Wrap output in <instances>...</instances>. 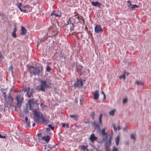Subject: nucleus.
Here are the masks:
<instances>
[{
    "label": "nucleus",
    "instance_id": "obj_13",
    "mask_svg": "<svg viewBox=\"0 0 151 151\" xmlns=\"http://www.w3.org/2000/svg\"><path fill=\"white\" fill-rule=\"evenodd\" d=\"M99 91L98 90H96L95 91V93L93 94L94 99V100H98V99L99 95Z\"/></svg>",
    "mask_w": 151,
    "mask_h": 151
},
{
    "label": "nucleus",
    "instance_id": "obj_30",
    "mask_svg": "<svg viewBox=\"0 0 151 151\" xmlns=\"http://www.w3.org/2000/svg\"><path fill=\"white\" fill-rule=\"evenodd\" d=\"M51 68L48 65L46 67V71L47 72H49L51 70Z\"/></svg>",
    "mask_w": 151,
    "mask_h": 151
},
{
    "label": "nucleus",
    "instance_id": "obj_22",
    "mask_svg": "<svg viewBox=\"0 0 151 151\" xmlns=\"http://www.w3.org/2000/svg\"><path fill=\"white\" fill-rule=\"evenodd\" d=\"M105 130L106 128H103L102 129L101 132L102 134L103 135L105 136H106V138H107V135L105 132Z\"/></svg>",
    "mask_w": 151,
    "mask_h": 151
},
{
    "label": "nucleus",
    "instance_id": "obj_25",
    "mask_svg": "<svg viewBox=\"0 0 151 151\" xmlns=\"http://www.w3.org/2000/svg\"><path fill=\"white\" fill-rule=\"evenodd\" d=\"M92 124L94 125L96 127L100 129V125L99 124L96 122H94L92 123Z\"/></svg>",
    "mask_w": 151,
    "mask_h": 151
},
{
    "label": "nucleus",
    "instance_id": "obj_10",
    "mask_svg": "<svg viewBox=\"0 0 151 151\" xmlns=\"http://www.w3.org/2000/svg\"><path fill=\"white\" fill-rule=\"evenodd\" d=\"M94 30L95 32L96 33L101 32L103 31V29L100 25H96L94 28Z\"/></svg>",
    "mask_w": 151,
    "mask_h": 151
},
{
    "label": "nucleus",
    "instance_id": "obj_51",
    "mask_svg": "<svg viewBox=\"0 0 151 151\" xmlns=\"http://www.w3.org/2000/svg\"><path fill=\"white\" fill-rule=\"evenodd\" d=\"M101 93L102 94H103L104 95H105L104 92V91H102Z\"/></svg>",
    "mask_w": 151,
    "mask_h": 151
},
{
    "label": "nucleus",
    "instance_id": "obj_24",
    "mask_svg": "<svg viewBox=\"0 0 151 151\" xmlns=\"http://www.w3.org/2000/svg\"><path fill=\"white\" fill-rule=\"evenodd\" d=\"M136 83L137 85H144L143 82L140 81H136Z\"/></svg>",
    "mask_w": 151,
    "mask_h": 151
},
{
    "label": "nucleus",
    "instance_id": "obj_3",
    "mask_svg": "<svg viewBox=\"0 0 151 151\" xmlns=\"http://www.w3.org/2000/svg\"><path fill=\"white\" fill-rule=\"evenodd\" d=\"M35 116L34 117V121L37 123L40 122V119H41L43 123H47V121L45 119V117L40 112H37L35 113Z\"/></svg>",
    "mask_w": 151,
    "mask_h": 151
},
{
    "label": "nucleus",
    "instance_id": "obj_46",
    "mask_svg": "<svg viewBox=\"0 0 151 151\" xmlns=\"http://www.w3.org/2000/svg\"><path fill=\"white\" fill-rule=\"evenodd\" d=\"M46 131L47 132H49L50 131V128H47Z\"/></svg>",
    "mask_w": 151,
    "mask_h": 151
},
{
    "label": "nucleus",
    "instance_id": "obj_34",
    "mask_svg": "<svg viewBox=\"0 0 151 151\" xmlns=\"http://www.w3.org/2000/svg\"><path fill=\"white\" fill-rule=\"evenodd\" d=\"M127 3L128 4H129L128 5V7L129 8L132 5L131 2L130 1H127Z\"/></svg>",
    "mask_w": 151,
    "mask_h": 151
},
{
    "label": "nucleus",
    "instance_id": "obj_21",
    "mask_svg": "<svg viewBox=\"0 0 151 151\" xmlns=\"http://www.w3.org/2000/svg\"><path fill=\"white\" fill-rule=\"evenodd\" d=\"M139 7V6H138L136 4L134 5H131L129 8L132 10H134L136 8Z\"/></svg>",
    "mask_w": 151,
    "mask_h": 151
},
{
    "label": "nucleus",
    "instance_id": "obj_42",
    "mask_svg": "<svg viewBox=\"0 0 151 151\" xmlns=\"http://www.w3.org/2000/svg\"><path fill=\"white\" fill-rule=\"evenodd\" d=\"M3 94L4 95V98H6V93L4 92H3Z\"/></svg>",
    "mask_w": 151,
    "mask_h": 151
},
{
    "label": "nucleus",
    "instance_id": "obj_20",
    "mask_svg": "<svg viewBox=\"0 0 151 151\" xmlns=\"http://www.w3.org/2000/svg\"><path fill=\"white\" fill-rule=\"evenodd\" d=\"M70 117L71 118H73L76 121L78 119V116L77 114L70 115Z\"/></svg>",
    "mask_w": 151,
    "mask_h": 151
},
{
    "label": "nucleus",
    "instance_id": "obj_1",
    "mask_svg": "<svg viewBox=\"0 0 151 151\" xmlns=\"http://www.w3.org/2000/svg\"><path fill=\"white\" fill-rule=\"evenodd\" d=\"M40 85L36 87V89L39 91L45 92V88H50V85L51 83H47L46 81L42 80H39Z\"/></svg>",
    "mask_w": 151,
    "mask_h": 151
},
{
    "label": "nucleus",
    "instance_id": "obj_26",
    "mask_svg": "<svg viewBox=\"0 0 151 151\" xmlns=\"http://www.w3.org/2000/svg\"><path fill=\"white\" fill-rule=\"evenodd\" d=\"M91 117L92 118V119H94L95 117V114L94 111H92L90 114Z\"/></svg>",
    "mask_w": 151,
    "mask_h": 151
},
{
    "label": "nucleus",
    "instance_id": "obj_54",
    "mask_svg": "<svg viewBox=\"0 0 151 151\" xmlns=\"http://www.w3.org/2000/svg\"><path fill=\"white\" fill-rule=\"evenodd\" d=\"M28 5H26V6H24V8H25V7H28Z\"/></svg>",
    "mask_w": 151,
    "mask_h": 151
},
{
    "label": "nucleus",
    "instance_id": "obj_2",
    "mask_svg": "<svg viewBox=\"0 0 151 151\" xmlns=\"http://www.w3.org/2000/svg\"><path fill=\"white\" fill-rule=\"evenodd\" d=\"M57 32L56 27L55 25H52L49 28L47 36L49 37H55L57 35Z\"/></svg>",
    "mask_w": 151,
    "mask_h": 151
},
{
    "label": "nucleus",
    "instance_id": "obj_8",
    "mask_svg": "<svg viewBox=\"0 0 151 151\" xmlns=\"http://www.w3.org/2000/svg\"><path fill=\"white\" fill-rule=\"evenodd\" d=\"M16 100L17 101V103L15 106V109H16L17 108H20L21 107V104L22 101V99L20 95H18L16 97Z\"/></svg>",
    "mask_w": 151,
    "mask_h": 151
},
{
    "label": "nucleus",
    "instance_id": "obj_45",
    "mask_svg": "<svg viewBox=\"0 0 151 151\" xmlns=\"http://www.w3.org/2000/svg\"><path fill=\"white\" fill-rule=\"evenodd\" d=\"M124 73H125V75L126 74L127 76H128L129 74V73L128 72H127L125 71H124Z\"/></svg>",
    "mask_w": 151,
    "mask_h": 151
},
{
    "label": "nucleus",
    "instance_id": "obj_19",
    "mask_svg": "<svg viewBox=\"0 0 151 151\" xmlns=\"http://www.w3.org/2000/svg\"><path fill=\"white\" fill-rule=\"evenodd\" d=\"M27 30L23 26L21 27V34L24 35L26 34Z\"/></svg>",
    "mask_w": 151,
    "mask_h": 151
},
{
    "label": "nucleus",
    "instance_id": "obj_47",
    "mask_svg": "<svg viewBox=\"0 0 151 151\" xmlns=\"http://www.w3.org/2000/svg\"><path fill=\"white\" fill-rule=\"evenodd\" d=\"M65 125L67 128H68L69 127V125L68 124H65Z\"/></svg>",
    "mask_w": 151,
    "mask_h": 151
},
{
    "label": "nucleus",
    "instance_id": "obj_43",
    "mask_svg": "<svg viewBox=\"0 0 151 151\" xmlns=\"http://www.w3.org/2000/svg\"><path fill=\"white\" fill-rule=\"evenodd\" d=\"M25 120L26 122H27L28 121V118L27 116H25Z\"/></svg>",
    "mask_w": 151,
    "mask_h": 151
},
{
    "label": "nucleus",
    "instance_id": "obj_32",
    "mask_svg": "<svg viewBox=\"0 0 151 151\" xmlns=\"http://www.w3.org/2000/svg\"><path fill=\"white\" fill-rule=\"evenodd\" d=\"M22 5V3H20L18 4L17 5V6L18 8L19 9L20 11H21L22 9L21 8V6Z\"/></svg>",
    "mask_w": 151,
    "mask_h": 151
},
{
    "label": "nucleus",
    "instance_id": "obj_23",
    "mask_svg": "<svg viewBox=\"0 0 151 151\" xmlns=\"http://www.w3.org/2000/svg\"><path fill=\"white\" fill-rule=\"evenodd\" d=\"M119 140L120 137L119 136H117L115 139L116 144L117 146L119 144Z\"/></svg>",
    "mask_w": 151,
    "mask_h": 151
},
{
    "label": "nucleus",
    "instance_id": "obj_28",
    "mask_svg": "<svg viewBox=\"0 0 151 151\" xmlns=\"http://www.w3.org/2000/svg\"><path fill=\"white\" fill-rule=\"evenodd\" d=\"M115 111V109L109 112V115L112 116H113L114 115Z\"/></svg>",
    "mask_w": 151,
    "mask_h": 151
},
{
    "label": "nucleus",
    "instance_id": "obj_44",
    "mask_svg": "<svg viewBox=\"0 0 151 151\" xmlns=\"http://www.w3.org/2000/svg\"><path fill=\"white\" fill-rule=\"evenodd\" d=\"M21 12H26V10L25 9H22L21 10V11H20Z\"/></svg>",
    "mask_w": 151,
    "mask_h": 151
},
{
    "label": "nucleus",
    "instance_id": "obj_5",
    "mask_svg": "<svg viewBox=\"0 0 151 151\" xmlns=\"http://www.w3.org/2000/svg\"><path fill=\"white\" fill-rule=\"evenodd\" d=\"M28 104L29 107V109L33 111H34L35 109V108L33 107L34 106H37V101H35L34 99L29 100L28 101Z\"/></svg>",
    "mask_w": 151,
    "mask_h": 151
},
{
    "label": "nucleus",
    "instance_id": "obj_56",
    "mask_svg": "<svg viewBox=\"0 0 151 151\" xmlns=\"http://www.w3.org/2000/svg\"><path fill=\"white\" fill-rule=\"evenodd\" d=\"M126 127V129H127V127Z\"/></svg>",
    "mask_w": 151,
    "mask_h": 151
},
{
    "label": "nucleus",
    "instance_id": "obj_39",
    "mask_svg": "<svg viewBox=\"0 0 151 151\" xmlns=\"http://www.w3.org/2000/svg\"><path fill=\"white\" fill-rule=\"evenodd\" d=\"M113 127L114 128V131H116V130L117 129H116V128L115 125L114 124H113Z\"/></svg>",
    "mask_w": 151,
    "mask_h": 151
},
{
    "label": "nucleus",
    "instance_id": "obj_16",
    "mask_svg": "<svg viewBox=\"0 0 151 151\" xmlns=\"http://www.w3.org/2000/svg\"><path fill=\"white\" fill-rule=\"evenodd\" d=\"M42 140L45 141L46 142H48L50 139V136L47 135V136H44L41 137Z\"/></svg>",
    "mask_w": 151,
    "mask_h": 151
},
{
    "label": "nucleus",
    "instance_id": "obj_48",
    "mask_svg": "<svg viewBox=\"0 0 151 151\" xmlns=\"http://www.w3.org/2000/svg\"><path fill=\"white\" fill-rule=\"evenodd\" d=\"M65 123H63L62 124V126L63 127H65Z\"/></svg>",
    "mask_w": 151,
    "mask_h": 151
},
{
    "label": "nucleus",
    "instance_id": "obj_55",
    "mask_svg": "<svg viewBox=\"0 0 151 151\" xmlns=\"http://www.w3.org/2000/svg\"><path fill=\"white\" fill-rule=\"evenodd\" d=\"M38 135L39 136V135H40V134H38Z\"/></svg>",
    "mask_w": 151,
    "mask_h": 151
},
{
    "label": "nucleus",
    "instance_id": "obj_12",
    "mask_svg": "<svg viewBox=\"0 0 151 151\" xmlns=\"http://www.w3.org/2000/svg\"><path fill=\"white\" fill-rule=\"evenodd\" d=\"M54 15L55 17H60L61 16V13L58 11H54L51 14V15Z\"/></svg>",
    "mask_w": 151,
    "mask_h": 151
},
{
    "label": "nucleus",
    "instance_id": "obj_37",
    "mask_svg": "<svg viewBox=\"0 0 151 151\" xmlns=\"http://www.w3.org/2000/svg\"><path fill=\"white\" fill-rule=\"evenodd\" d=\"M40 106L42 109H43L44 107H46V106L44 104H41Z\"/></svg>",
    "mask_w": 151,
    "mask_h": 151
},
{
    "label": "nucleus",
    "instance_id": "obj_53",
    "mask_svg": "<svg viewBox=\"0 0 151 151\" xmlns=\"http://www.w3.org/2000/svg\"><path fill=\"white\" fill-rule=\"evenodd\" d=\"M32 125L33 127H34L35 125V123H33L32 124Z\"/></svg>",
    "mask_w": 151,
    "mask_h": 151
},
{
    "label": "nucleus",
    "instance_id": "obj_18",
    "mask_svg": "<svg viewBox=\"0 0 151 151\" xmlns=\"http://www.w3.org/2000/svg\"><path fill=\"white\" fill-rule=\"evenodd\" d=\"M97 139V138L95 136L94 134H91L89 138V139L92 142H93V141L96 140Z\"/></svg>",
    "mask_w": 151,
    "mask_h": 151
},
{
    "label": "nucleus",
    "instance_id": "obj_6",
    "mask_svg": "<svg viewBox=\"0 0 151 151\" xmlns=\"http://www.w3.org/2000/svg\"><path fill=\"white\" fill-rule=\"evenodd\" d=\"M23 91L24 92H27V93L26 95H27V96L29 98H30L31 97H33V89H30V88L29 87H28L27 88H24L23 89Z\"/></svg>",
    "mask_w": 151,
    "mask_h": 151
},
{
    "label": "nucleus",
    "instance_id": "obj_57",
    "mask_svg": "<svg viewBox=\"0 0 151 151\" xmlns=\"http://www.w3.org/2000/svg\"><path fill=\"white\" fill-rule=\"evenodd\" d=\"M47 151H50V150H47Z\"/></svg>",
    "mask_w": 151,
    "mask_h": 151
},
{
    "label": "nucleus",
    "instance_id": "obj_35",
    "mask_svg": "<svg viewBox=\"0 0 151 151\" xmlns=\"http://www.w3.org/2000/svg\"><path fill=\"white\" fill-rule=\"evenodd\" d=\"M48 126L52 130H53L54 129V127L52 126V125L51 124H49Z\"/></svg>",
    "mask_w": 151,
    "mask_h": 151
},
{
    "label": "nucleus",
    "instance_id": "obj_49",
    "mask_svg": "<svg viewBox=\"0 0 151 151\" xmlns=\"http://www.w3.org/2000/svg\"><path fill=\"white\" fill-rule=\"evenodd\" d=\"M117 129L118 130H119L120 129V127L119 126H118V127H117Z\"/></svg>",
    "mask_w": 151,
    "mask_h": 151
},
{
    "label": "nucleus",
    "instance_id": "obj_31",
    "mask_svg": "<svg viewBox=\"0 0 151 151\" xmlns=\"http://www.w3.org/2000/svg\"><path fill=\"white\" fill-rule=\"evenodd\" d=\"M131 138L132 139L134 140H135V137L133 134H131Z\"/></svg>",
    "mask_w": 151,
    "mask_h": 151
},
{
    "label": "nucleus",
    "instance_id": "obj_17",
    "mask_svg": "<svg viewBox=\"0 0 151 151\" xmlns=\"http://www.w3.org/2000/svg\"><path fill=\"white\" fill-rule=\"evenodd\" d=\"M17 31V28L16 25L15 24L14 27V31L12 33V36L13 37L16 38L17 37V35L16 34V32Z\"/></svg>",
    "mask_w": 151,
    "mask_h": 151
},
{
    "label": "nucleus",
    "instance_id": "obj_4",
    "mask_svg": "<svg viewBox=\"0 0 151 151\" xmlns=\"http://www.w3.org/2000/svg\"><path fill=\"white\" fill-rule=\"evenodd\" d=\"M28 70L30 74L32 73L35 75H38L40 73V70L38 67L31 66L28 68Z\"/></svg>",
    "mask_w": 151,
    "mask_h": 151
},
{
    "label": "nucleus",
    "instance_id": "obj_40",
    "mask_svg": "<svg viewBox=\"0 0 151 151\" xmlns=\"http://www.w3.org/2000/svg\"><path fill=\"white\" fill-rule=\"evenodd\" d=\"M27 125L28 127H29L30 125V123L29 122L27 121Z\"/></svg>",
    "mask_w": 151,
    "mask_h": 151
},
{
    "label": "nucleus",
    "instance_id": "obj_50",
    "mask_svg": "<svg viewBox=\"0 0 151 151\" xmlns=\"http://www.w3.org/2000/svg\"><path fill=\"white\" fill-rule=\"evenodd\" d=\"M54 148V147H50V148H49V149L50 150H52V149Z\"/></svg>",
    "mask_w": 151,
    "mask_h": 151
},
{
    "label": "nucleus",
    "instance_id": "obj_9",
    "mask_svg": "<svg viewBox=\"0 0 151 151\" xmlns=\"http://www.w3.org/2000/svg\"><path fill=\"white\" fill-rule=\"evenodd\" d=\"M5 101L7 104L11 105L13 103V99L11 97V95L9 94L8 96L7 97L4 98Z\"/></svg>",
    "mask_w": 151,
    "mask_h": 151
},
{
    "label": "nucleus",
    "instance_id": "obj_29",
    "mask_svg": "<svg viewBox=\"0 0 151 151\" xmlns=\"http://www.w3.org/2000/svg\"><path fill=\"white\" fill-rule=\"evenodd\" d=\"M119 79H123L124 80L126 78V77L125 76V73H124L122 75L119 76Z\"/></svg>",
    "mask_w": 151,
    "mask_h": 151
},
{
    "label": "nucleus",
    "instance_id": "obj_41",
    "mask_svg": "<svg viewBox=\"0 0 151 151\" xmlns=\"http://www.w3.org/2000/svg\"><path fill=\"white\" fill-rule=\"evenodd\" d=\"M6 137V136H3L1 135V134H0V138H5Z\"/></svg>",
    "mask_w": 151,
    "mask_h": 151
},
{
    "label": "nucleus",
    "instance_id": "obj_11",
    "mask_svg": "<svg viewBox=\"0 0 151 151\" xmlns=\"http://www.w3.org/2000/svg\"><path fill=\"white\" fill-rule=\"evenodd\" d=\"M83 86L82 81L81 79L79 80H77V82L74 84V86L75 87H82Z\"/></svg>",
    "mask_w": 151,
    "mask_h": 151
},
{
    "label": "nucleus",
    "instance_id": "obj_14",
    "mask_svg": "<svg viewBox=\"0 0 151 151\" xmlns=\"http://www.w3.org/2000/svg\"><path fill=\"white\" fill-rule=\"evenodd\" d=\"M92 5L95 6H98L100 7L102 5V4L99 3V1L94 2L93 1H91V2Z\"/></svg>",
    "mask_w": 151,
    "mask_h": 151
},
{
    "label": "nucleus",
    "instance_id": "obj_36",
    "mask_svg": "<svg viewBox=\"0 0 151 151\" xmlns=\"http://www.w3.org/2000/svg\"><path fill=\"white\" fill-rule=\"evenodd\" d=\"M112 151H118V150L115 147V146L113 147V149Z\"/></svg>",
    "mask_w": 151,
    "mask_h": 151
},
{
    "label": "nucleus",
    "instance_id": "obj_7",
    "mask_svg": "<svg viewBox=\"0 0 151 151\" xmlns=\"http://www.w3.org/2000/svg\"><path fill=\"white\" fill-rule=\"evenodd\" d=\"M68 23L67 24H66V26H65V27L67 29L68 31H70L72 33H74L75 32L74 31V28L75 27L73 24L71 23L70 22L68 21L67 22Z\"/></svg>",
    "mask_w": 151,
    "mask_h": 151
},
{
    "label": "nucleus",
    "instance_id": "obj_38",
    "mask_svg": "<svg viewBox=\"0 0 151 151\" xmlns=\"http://www.w3.org/2000/svg\"><path fill=\"white\" fill-rule=\"evenodd\" d=\"M127 101V99H125L123 100L122 102L123 104H125L126 103Z\"/></svg>",
    "mask_w": 151,
    "mask_h": 151
},
{
    "label": "nucleus",
    "instance_id": "obj_58",
    "mask_svg": "<svg viewBox=\"0 0 151 151\" xmlns=\"http://www.w3.org/2000/svg\"><path fill=\"white\" fill-rule=\"evenodd\" d=\"M11 68H12V66H11Z\"/></svg>",
    "mask_w": 151,
    "mask_h": 151
},
{
    "label": "nucleus",
    "instance_id": "obj_52",
    "mask_svg": "<svg viewBox=\"0 0 151 151\" xmlns=\"http://www.w3.org/2000/svg\"><path fill=\"white\" fill-rule=\"evenodd\" d=\"M104 99L105 100L106 99V95H104Z\"/></svg>",
    "mask_w": 151,
    "mask_h": 151
},
{
    "label": "nucleus",
    "instance_id": "obj_59",
    "mask_svg": "<svg viewBox=\"0 0 151 151\" xmlns=\"http://www.w3.org/2000/svg\"><path fill=\"white\" fill-rule=\"evenodd\" d=\"M124 129H125V128H124Z\"/></svg>",
    "mask_w": 151,
    "mask_h": 151
},
{
    "label": "nucleus",
    "instance_id": "obj_33",
    "mask_svg": "<svg viewBox=\"0 0 151 151\" xmlns=\"http://www.w3.org/2000/svg\"><path fill=\"white\" fill-rule=\"evenodd\" d=\"M81 148L83 150H85L86 149V147L84 145H82L81 146Z\"/></svg>",
    "mask_w": 151,
    "mask_h": 151
},
{
    "label": "nucleus",
    "instance_id": "obj_27",
    "mask_svg": "<svg viewBox=\"0 0 151 151\" xmlns=\"http://www.w3.org/2000/svg\"><path fill=\"white\" fill-rule=\"evenodd\" d=\"M102 114H101L100 115L99 118V123L100 124H102Z\"/></svg>",
    "mask_w": 151,
    "mask_h": 151
},
{
    "label": "nucleus",
    "instance_id": "obj_15",
    "mask_svg": "<svg viewBox=\"0 0 151 151\" xmlns=\"http://www.w3.org/2000/svg\"><path fill=\"white\" fill-rule=\"evenodd\" d=\"M77 18L78 19V20L80 23L82 24H85V22L84 20L83 19V18L82 16H78L77 17Z\"/></svg>",
    "mask_w": 151,
    "mask_h": 151
}]
</instances>
